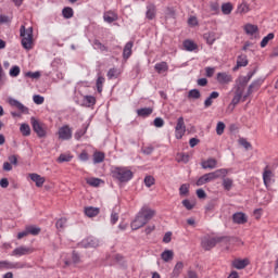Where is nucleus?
<instances>
[{"label":"nucleus","mask_w":278,"mask_h":278,"mask_svg":"<svg viewBox=\"0 0 278 278\" xmlns=\"http://www.w3.org/2000/svg\"><path fill=\"white\" fill-rule=\"evenodd\" d=\"M20 36L22 38L23 49H26V51H30V49H34V28L33 27L25 29V25H22L20 28Z\"/></svg>","instance_id":"f257e3e1"},{"label":"nucleus","mask_w":278,"mask_h":278,"mask_svg":"<svg viewBox=\"0 0 278 278\" xmlns=\"http://www.w3.org/2000/svg\"><path fill=\"white\" fill-rule=\"evenodd\" d=\"M113 179H117L121 184H127L134 179V172L127 167H114L111 172Z\"/></svg>","instance_id":"f03ea898"},{"label":"nucleus","mask_w":278,"mask_h":278,"mask_svg":"<svg viewBox=\"0 0 278 278\" xmlns=\"http://www.w3.org/2000/svg\"><path fill=\"white\" fill-rule=\"evenodd\" d=\"M227 173L228 172L226 168H220L215 172L204 174L197 180L195 185L204 186V184H210V181H214V179H220V177H227Z\"/></svg>","instance_id":"7ed1b4c3"},{"label":"nucleus","mask_w":278,"mask_h":278,"mask_svg":"<svg viewBox=\"0 0 278 278\" xmlns=\"http://www.w3.org/2000/svg\"><path fill=\"white\" fill-rule=\"evenodd\" d=\"M220 242H231V237L222 236V237H213L211 239H204L201 242V247L202 249H204V251H212V249H214V247H216V244Z\"/></svg>","instance_id":"20e7f679"},{"label":"nucleus","mask_w":278,"mask_h":278,"mask_svg":"<svg viewBox=\"0 0 278 278\" xmlns=\"http://www.w3.org/2000/svg\"><path fill=\"white\" fill-rule=\"evenodd\" d=\"M33 131L37 135L38 138H47V129L38 122L35 117L30 118Z\"/></svg>","instance_id":"39448f33"},{"label":"nucleus","mask_w":278,"mask_h":278,"mask_svg":"<svg viewBox=\"0 0 278 278\" xmlns=\"http://www.w3.org/2000/svg\"><path fill=\"white\" fill-rule=\"evenodd\" d=\"M186 135V122L184 121V116L178 117L177 124L175 127V136L177 140H181Z\"/></svg>","instance_id":"423d86ee"},{"label":"nucleus","mask_w":278,"mask_h":278,"mask_svg":"<svg viewBox=\"0 0 278 278\" xmlns=\"http://www.w3.org/2000/svg\"><path fill=\"white\" fill-rule=\"evenodd\" d=\"M59 138L60 140H71L73 138V129L71 126L64 125L59 129Z\"/></svg>","instance_id":"0eeeda50"},{"label":"nucleus","mask_w":278,"mask_h":278,"mask_svg":"<svg viewBox=\"0 0 278 278\" xmlns=\"http://www.w3.org/2000/svg\"><path fill=\"white\" fill-rule=\"evenodd\" d=\"M9 105H11V108H16L22 114H29V108L25 106L21 101L14 98L9 99Z\"/></svg>","instance_id":"6e6552de"},{"label":"nucleus","mask_w":278,"mask_h":278,"mask_svg":"<svg viewBox=\"0 0 278 278\" xmlns=\"http://www.w3.org/2000/svg\"><path fill=\"white\" fill-rule=\"evenodd\" d=\"M34 253V249L21 245L12 251V255L15 257H22V255H29Z\"/></svg>","instance_id":"1a4fd4ad"},{"label":"nucleus","mask_w":278,"mask_h":278,"mask_svg":"<svg viewBox=\"0 0 278 278\" xmlns=\"http://www.w3.org/2000/svg\"><path fill=\"white\" fill-rule=\"evenodd\" d=\"M232 223L235 225H245V223H249V217L243 212H237L232 215Z\"/></svg>","instance_id":"9d476101"},{"label":"nucleus","mask_w":278,"mask_h":278,"mask_svg":"<svg viewBox=\"0 0 278 278\" xmlns=\"http://www.w3.org/2000/svg\"><path fill=\"white\" fill-rule=\"evenodd\" d=\"M80 244L84 249H97L99 247V240L94 237H88Z\"/></svg>","instance_id":"9b49d317"},{"label":"nucleus","mask_w":278,"mask_h":278,"mask_svg":"<svg viewBox=\"0 0 278 278\" xmlns=\"http://www.w3.org/2000/svg\"><path fill=\"white\" fill-rule=\"evenodd\" d=\"M249 264H251V261H249V258H243V260L236 258L232 262V266H233V268H237V270H242V269L247 268V266H249Z\"/></svg>","instance_id":"f8f14e48"},{"label":"nucleus","mask_w":278,"mask_h":278,"mask_svg":"<svg viewBox=\"0 0 278 278\" xmlns=\"http://www.w3.org/2000/svg\"><path fill=\"white\" fill-rule=\"evenodd\" d=\"M139 213L143 216V220H146V223H149V220L155 216L154 210L144 206L139 211Z\"/></svg>","instance_id":"ddd939ff"},{"label":"nucleus","mask_w":278,"mask_h":278,"mask_svg":"<svg viewBox=\"0 0 278 278\" xmlns=\"http://www.w3.org/2000/svg\"><path fill=\"white\" fill-rule=\"evenodd\" d=\"M243 31L247 34V36H255V34L260 33V27L254 24H245L243 27Z\"/></svg>","instance_id":"4468645a"},{"label":"nucleus","mask_w":278,"mask_h":278,"mask_svg":"<svg viewBox=\"0 0 278 278\" xmlns=\"http://www.w3.org/2000/svg\"><path fill=\"white\" fill-rule=\"evenodd\" d=\"M154 71L159 75H162L164 73H168V63L166 61L159 62L154 65Z\"/></svg>","instance_id":"2eb2a0df"},{"label":"nucleus","mask_w":278,"mask_h":278,"mask_svg":"<svg viewBox=\"0 0 278 278\" xmlns=\"http://www.w3.org/2000/svg\"><path fill=\"white\" fill-rule=\"evenodd\" d=\"M101 213V208L94 206H86L85 207V216L88 218H94V216H99Z\"/></svg>","instance_id":"dca6fc26"},{"label":"nucleus","mask_w":278,"mask_h":278,"mask_svg":"<svg viewBox=\"0 0 278 278\" xmlns=\"http://www.w3.org/2000/svg\"><path fill=\"white\" fill-rule=\"evenodd\" d=\"M217 164H218V161H216V159H212V157L207 159L206 161L201 162V166H202V168H204V170H207V168H210V169L216 168Z\"/></svg>","instance_id":"f3484780"},{"label":"nucleus","mask_w":278,"mask_h":278,"mask_svg":"<svg viewBox=\"0 0 278 278\" xmlns=\"http://www.w3.org/2000/svg\"><path fill=\"white\" fill-rule=\"evenodd\" d=\"M83 105L85 108H93V105H97V98L94 96H84Z\"/></svg>","instance_id":"a211bd4d"},{"label":"nucleus","mask_w":278,"mask_h":278,"mask_svg":"<svg viewBox=\"0 0 278 278\" xmlns=\"http://www.w3.org/2000/svg\"><path fill=\"white\" fill-rule=\"evenodd\" d=\"M29 177H30L31 181H34L36 184L37 188H42V186H45V177H42L36 173L29 174Z\"/></svg>","instance_id":"6ab92c4d"},{"label":"nucleus","mask_w":278,"mask_h":278,"mask_svg":"<svg viewBox=\"0 0 278 278\" xmlns=\"http://www.w3.org/2000/svg\"><path fill=\"white\" fill-rule=\"evenodd\" d=\"M218 97H220L218 91H212L204 101V108H212V103H214L213 99H218Z\"/></svg>","instance_id":"aec40b11"},{"label":"nucleus","mask_w":278,"mask_h":278,"mask_svg":"<svg viewBox=\"0 0 278 278\" xmlns=\"http://www.w3.org/2000/svg\"><path fill=\"white\" fill-rule=\"evenodd\" d=\"M217 81L220 85L230 84V81H232V78L231 75H228L227 73H218Z\"/></svg>","instance_id":"412c9836"},{"label":"nucleus","mask_w":278,"mask_h":278,"mask_svg":"<svg viewBox=\"0 0 278 278\" xmlns=\"http://www.w3.org/2000/svg\"><path fill=\"white\" fill-rule=\"evenodd\" d=\"M155 12H156L155 5L153 3L148 4L146 18H148V21H153V18H155Z\"/></svg>","instance_id":"4be33fe9"},{"label":"nucleus","mask_w":278,"mask_h":278,"mask_svg":"<svg viewBox=\"0 0 278 278\" xmlns=\"http://www.w3.org/2000/svg\"><path fill=\"white\" fill-rule=\"evenodd\" d=\"M203 39L205 40L206 45H210V47H212V45L216 42V33L214 31L204 33Z\"/></svg>","instance_id":"5701e85b"},{"label":"nucleus","mask_w":278,"mask_h":278,"mask_svg":"<svg viewBox=\"0 0 278 278\" xmlns=\"http://www.w3.org/2000/svg\"><path fill=\"white\" fill-rule=\"evenodd\" d=\"M131 49H134V41H128L123 50L124 60H129V58H131Z\"/></svg>","instance_id":"b1692460"},{"label":"nucleus","mask_w":278,"mask_h":278,"mask_svg":"<svg viewBox=\"0 0 278 278\" xmlns=\"http://www.w3.org/2000/svg\"><path fill=\"white\" fill-rule=\"evenodd\" d=\"M12 270V268H21L18 263H12L10 261H0V269Z\"/></svg>","instance_id":"393cba45"},{"label":"nucleus","mask_w":278,"mask_h":278,"mask_svg":"<svg viewBox=\"0 0 278 278\" xmlns=\"http://www.w3.org/2000/svg\"><path fill=\"white\" fill-rule=\"evenodd\" d=\"M184 48L186 49V51H197V49H199V45H197L194 41L190 40V39H186L182 42Z\"/></svg>","instance_id":"a878e982"},{"label":"nucleus","mask_w":278,"mask_h":278,"mask_svg":"<svg viewBox=\"0 0 278 278\" xmlns=\"http://www.w3.org/2000/svg\"><path fill=\"white\" fill-rule=\"evenodd\" d=\"M103 20L105 21V23H114L118 21V14L112 11H108L106 13H104Z\"/></svg>","instance_id":"bb28decb"},{"label":"nucleus","mask_w":278,"mask_h":278,"mask_svg":"<svg viewBox=\"0 0 278 278\" xmlns=\"http://www.w3.org/2000/svg\"><path fill=\"white\" fill-rule=\"evenodd\" d=\"M105 161V153L102 151H96L93 153V164H101Z\"/></svg>","instance_id":"cd10ccee"},{"label":"nucleus","mask_w":278,"mask_h":278,"mask_svg":"<svg viewBox=\"0 0 278 278\" xmlns=\"http://www.w3.org/2000/svg\"><path fill=\"white\" fill-rule=\"evenodd\" d=\"M138 116H141L142 118H147V116H151L153 114L152 108H142L137 110Z\"/></svg>","instance_id":"c85d7f7f"},{"label":"nucleus","mask_w":278,"mask_h":278,"mask_svg":"<svg viewBox=\"0 0 278 278\" xmlns=\"http://www.w3.org/2000/svg\"><path fill=\"white\" fill-rule=\"evenodd\" d=\"M173 257H175V252H173V250H165L161 254V260H163V262H170Z\"/></svg>","instance_id":"c756f323"},{"label":"nucleus","mask_w":278,"mask_h":278,"mask_svg":"<svg viewBox=\"0 0 278 278\" xmlns=\"http://www.w3.org/2000/svg\"><path fill=\"white\" fill-rule=\"evenodd\" d=\"M26 231L28 232V236H39L40 235V227H37L36 225H28L26 226Z\"/></svg>","instance_id":"7c9ffc66"},{"label":"nucleus","mask_w":278,"mask_h":278,"mask_svg":"<svg viewBox=\"0 0 278 278\" xmlns=\"http://www.w3.org/2000/svg\"><path fill=\"white\" fill-rule=\"evenodd\" d=\"M222 178H224V179H223V184H222L224 190H226L227 192H229V190H231V188H233V179H231V178H226V176H225V177H222Z\"/></svg>","instance_id":"2f4dec72"},{"label":"nucleus","mask_w":278,"mask_h":278,"mask_svg":"<svg viewBox=\"0 0 278 278\" xmlns=\"http://www.w3.org/2000/svg\"><path fill=\"white\" fill-rule=\"evenodd\" d=\"M144 225H147V222H140L139 218L135 217V219L130 224V227H131L132 231H137V229L144 227Z\"/></svg>","instance_id":"473e14b6"},{"label":"nucleus","mask_w":278,"mask_h":278,"mask_svg":"<svg viewBox=\"0 0 278 278\" xmlns=\"http://www.w3.org/2000/svg\"><path fill=\"white\" fill-rule=\"evenodd\" d=\"M237 64H238V66H241V67L249 66V59H248L247 54L238 55Z\"/></svg>","instance_id":"72a5a7b5"},{"label":"nucleus","mask_w":278,"mask_h":278,"mask_svg":"<svg viewBox=\"0 0 278 278\" xmlns=\"http://www.w3.org/2000/svg\"><path fill=\"white\" fill-rule=\"evenodd\" d=\"M273 178V170L265 169L263 173V181L266 187L270 184V179Z\"/></svg>","instance_id":"f704fd0d"},{"label":"nucleus","mask_w":278,"mask_h":278,"mask_svg":"<svg viewBox=\"0 0 278 278\" xmlns=\"http://www.w3.org/2000/svg\"><path fill=\"white\" fill-rule=\"evenodd\" d=\"M275 39V33H269L267 36H265L262 41H261V48L264 49L268 46V42H270V40Z\"/></svg>","instance_id":"c9c22d12"},{"label":"nucleus","mask_w":278,"mask_h":278,"mask_svg":"<svg viewBox=\"0 0 278 278\" xmlns=\"http://www.w3.org/2000/svg\"><path fill=\"white\" fill-rule=\"evenodd\" d=\"M222 12L225 15H229L231 12H233V4L231 2H226L222 4Z\"/></svg>","instance_id":"e433bc0d"},{"label":"nucleus","mask_w":278,"mask_h":278,"mask_svg":"<svg viewBox=\"0 0 278 278\" xmlns=\"http://www.w3.org/2000/svg\"><path fill=\"white\" fill-rule=\"evenodd\" d=\"M188 194H190V185L188 184H182L179 187V195L180 197H188Z\"/></svg>","instance_id":"4c0bfd02"},{"label":"nucleus","mask_w":278,"mask_h":278,"mask_svg":"<svg viewBox=\"0 0 278 278\" xmlns=\"http://www.w3.org/2000/svg\"><path fill=\"white\" fill-rule=\"evenodd\" d=\"M75 12L73 11V8L71 7H65L62 10V15L64 18H73Z\"/></svg>","instance_id":"58836bf2"},{"label":"nucleus","mask_w":278,"mask_h":278,"mask_svg":"<svg viewBox=\"0 0 278 278\" xmlns=\"http://www.w3.org/2000/svg\"><path fill=\"white\" fill-rule=\"evenodd\" d=\"M20 131L22 136H31V128L29 127V124H22L20 127Z\"/></svg>","instance_id":"ea45409f"},{"label":"nucleus","mask_w":278,"mask_h":278,"mask_svg":"<svg viewBox=\"0 0 278 278\" xmlns=\"http://www.w3.org/2000/svg\"><path fill=\"white\" fill-rule=\"evenodd\" d=\"M181 270H184V263L182 262L176 263L173 269L174 277H179V275L181 274Z\"/></svg>","instance_id":"a19ab883"},{"label":"nucleus","mask_w":278,"mask_h":278,"mask_svg":"<svg viewBox=\"0 0 278 278\" xmlns=\"http://www.w3.org/2000/svg\"><path fill=\"white\" fill-rule=\"evenodd\" d=\"M103 84H105V77L99 76L98 79H97V83H96L97 91L99 93L103 92Z\"/></svg>","instance_id":"79ce46f5"},{"label":"nucleus","mask_w":278,"mask_h":278,"mask_svg":"<svg viewBox=\"0 0 278 278\" xmlns=\"http://www.w3.org/2000/svg\"><path fill=\"white\" fill-rule=\"evenodd\" d=\"M216 205H218V200L213 199L207 204L205 205V211L206 212H214Z\"/></svg>","instance_id":"37998d69"},{"label":"nucleus","mask_w":278,"mask_h":278,"mask_svg":"<svg viewBox=\"0 0 278 278\" xmlns=\"http://www.w3.org/2000/svg\"><path fill=\"white\" fill-rule=\"evenodd\" d=\"M86 131H88V126H85V128L78 129L74 135L75 140H81V138L86 136Z\"/></svg>","instance_id":"c03bdc74"},{"label":"nucleus","mask_w":278,"mask_h":278,"mask_svg":"<svg viewBox=\"0 0 278 278\" xmlns=\"http://www.w3.org/2000/svg\"><path fill=\"white\" fill-rule=\"evenodd\" d=\"M250 8L249 4L247 2H243L241 4L238 5L237 8V12L239 14H247V12H249Z\"/></svg>","instance_id":"a18cd8bd"},{"label":"nucleus","mask_w":278,"mask_h":278,"mask_svg":"<svg viewBox=\"0 0 278 278\" xmlns=\"http://www.w3.org/2000/svg\"><path fill=\"white\" fill-rule=\"evenodd\" d=\"M201 97V91L199 89H191L188 92V99H199Z\"/></svg>","instance_id":"49530a36"},{"label":"nucleus","mask_w":278,"mask_h":278,"mask_svg":"<svg viewBox=\"0 0 278 278\" xmlns=\"http://www.w3.org/2000/svg\"><path fill=\"white\" fill-rule=\"evenodd\" d=\"M101 180L100 178H90L87 180L88 186H91L92 188H99L101 186Z\"/></svg>","instance_id":"de8ad7c7"},{"label":"nucleus","mask_w":278,"mask_h":278,"mask_svg":"<svg viewBox=\"0 0 278 278\" xmlns=\"http://www.w3.org/2000/svg\"><path fill=\"white\" fill-rule=\"evenodd\" d=\"M10 77H18L21 75V67L18 65H14L11 67L9 72Z\"/></svg>","instance_id":"09e8293b"},{"label":"nucleus","mask_w":278,"mask_h":278,"mask_svg":"<svg viewBox=\"0 0 278 278\" xmlns=\"http://www.w3.org/2000/svg\"><path fill=\"white\" fill-rule=\"evenodd\" d=\"M241 99H242V97L240 96V93H239V96H236V94L233 96V98L229 104V108H231V105H232L231 112H233V110H236V105H238V103H240Z\"/></svg>","instance_id":"8fccbe9b"},{"label":"nucleus","mask_w":278,"mask_h":278,"mask_svg":"<svg viewBox=\"0 0 278 278\" xmlns=\"http://www.w3.org/2000/svg\"><path fill=\"white\" fill-rule=\"evenodd\" d=\"M71 160H73V155L71 154H60V156L58 157L59 164H62L64 162H71Z\"/></svg>","instance_id":"3c124183"},{"label":"nucleus","mask_w":278,"mask_h":278,"mask_svg":"<svg viewBox=\"0 0 278 278\" xmlns=\"http://www.w3.org/2000/svg\"><path fill=\"white\" fill-rule=\"evenodd\" d=\"M216 134H217V136H223V134H225V123H223V122L217 123Z\"/></svg>","instance_id":"603ef678"},{"label":"nucleus","mask_w":278,"mask_h":278,"mask_svg":"<svg viewBox=\"0 0 278 278\" xmlns=\"http://www.w3.org/2000/svg\"><path fill=\"white\" fill-rule=\"evenodd\" d=\"M239 144H241V147H244L247 151H249L250 149H253V146L251 144V142L247 141L245 138H240Z\"/></svg>","instance_id":"864d4df0"},{"label":"nucleus","mask_w":278,"mask_h":278,"mask_svg":"<svg viewBox=\"0 0 278 278\" xmlns=\"http://www.w3.org/2000/svg\"><path fill=\"white\" fill-rule=\"evenodd\" d=\"M144 184H146L147 188H151V186L155 185V178L153 176H146Z\"/></svg>","instance_id":"5fc2aeb1"},{"label":"nucleus","mask_w":278,"mask_h":278,"mask_svg":"<svg viewBox=\"0 0 278 278\" xmlns=\"http://www.w3.org/2000/svg\"><path fill=\"white\" fill-rule=\"evenodd\" d=\"M262 84H264V79L257 78L256 80L252 81L250 86H252L254 90H258L260 88H262Z\"/></svg>","instance_id":"6e6d98bb"},{"label":"nucleus","mask_w":278,"mask_h":278,"mask_svg":"<svg viewBox=\"0 0 278 278\" xmlns=\"http://www.w3.org/2000/svg\"><path fill=\"white\" fill-rule=\"evenodd\" d=\"M178 162H182L184 164H188L190 162V155L186 153L178 154Z\"/></svg>","instance_id":"4d7b16f0"},{"label":"nucleus","mask_w":278,"mask_h":278,"mask_svg":"<svg viewBox=\"0 0 278 278\" xmlns=\"http://www.w3.org/2000/svg\"><path fill=\"white\" fill-rule=\"evenodd\" d=\"M40 72H26L25 77H29L30 79H40Z\"/></svg>","instance_id":"13d9d810"},{"label":"nucleus","mask_w":278,"mask_h":278,"mask_svg":"<svg viewBox=\"0 0 278 278\" xmlns=\"http://www.w3.org/2000/svg\"><path fill=\"white\" fill-rule=\"evenodd\" d=\"M34 103H36V105H42V103H45V97L40 96V94H35L33 97Z\"/></svg>","instance_id":"bf43d9fd"},{"label":"nucleus","mask_w":278,"mask_h":278,"mask_svg":"<svg viewBox=\"0 0 278 278\" xmlns=\"http://www.w3.org/2000/svg\"><path fill=\"white\" fill-rule=\"evenodd\" d=\"M238 86H241V88H247V84H249V80L245 76H240L237 80Z\"/></svg>","instance_id":"052dcab7"},{"label":"nucleus","mask_w":278,"mask_h":278,"mask_svg":"<svg viewBox=\"0 0 278 278\" xmlns=\"http://www.w3.org/2000/svg\"><path fill=\"white\" fill-rule=\"evenodd\" d=\"M66 225V218L62 217L55 223L56 229H64Z\"/></svg>","instance_id":"680f3d73"},{"label":"nucleus","mask_w":278,"mask_h":278,"mask_svg":"<svg viewBox=\"0 0 278 278\" xmlns=\"http://www.w3.org/2000/svg\"><path fill=\"white\" fill-rule=\"evenodd\" d=\"M188 25H190V27H197V25H199V20L197 16H190L188 18Z\"/></svg>","instance_id":"e2e57ef3"},{"label":"nucleus","mask_w":278,"mask_h":278,"mask_svg":"<svg viewBox=\"0 0 278 278\" xmlns=\"http://www.w3.org/2000/svg\"><path fill=\"white\" fill-rule=\"evenodd\" d=\"M153 125L154 127H157V128L164 127V119L162 117H156L153 121Z\"/></svg>","instance_id":"0e129e2a"},{"label":"nucleus","mask_w":278,"mask_h":278,"mask_svg":"<svg viewBox=\"0 0 278 278\" xmlns=\"http://www.w3.org/2000/svg\"><path fill=\"white\" fill-rule=\"evenodd\" d=\"M72 262L74 264H79V262H81V260L79 257V253H77L76 251L72 252Z\"/></svg>","instance_id":"69168bd1"},{"label":"nucleus","mask_w":278,"mask_h":278,"mask_svg":"<svg viewBox=\"0 0 278 278\" xmlns=\"http://www.w3.org/2000/svg\"><path fill=\"white\" fill-rule=\"evenodd\" d=\"M182 205L186 210H194V204L190 203L188 199L182 200Z\"/></svg>","instance_id":"338daca9"},{"label":"nucleus","mask_w":278,"mask_h":278,"mask_svg":"<svg viewBox=\"0 0 278 278\" xmlns=\"http://www.w3.org/2000/svg\"><path fill=\"white\" fill-rule=\"evenodd\" d=\"M195 194H197L198 199H207V193H205V190H203V189H198L195 191Z\"/></svg>","instance_id":"774afa93"}]
</instances>
